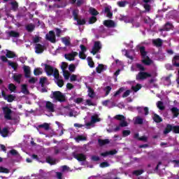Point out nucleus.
<instances>
[{"instance_id":"obj_1","label":"nucleus","mask_w":179,"mask_h":179,"mask_svg":"<svg viewBox=\"0 0 179 179\" xmlns=\"http://www.w3.org/2000/svg\"><path fill=\"white\" fill-rule=\"evenodd\" d=\"M50 97L56 102L59 101V103H65L66 101V96H65V94H64L60 91L52 92Z\"/></svg>"},{"instance_id":"obj_2","label":"nucleus","mask_w":179,"mask_h":179,"mask_svg":"<svg viewBox=\"0 0 179 179\" xmlns=\"http://www.w3.org/2000/svg\"><path fill=\"white\" fill-rule=\"evenodd\" d=\"M53 76L55 78V83L59 87H62L64 86V80L59 78V71L58 69H55V73H53Z\"/></svg>"},{"instance_id":"obj_3","label":"nucleus","mask_w":179,"mask_h":179,"mask_svg":"<svg viewBox=\"0 0 179 179\" xmlns=\"http://www.w3.org/2000/svg\"><path fill=\"white\" fill-rule=\"evenodd\" d=\"M148 78H152V74L144 71H140L136 76V80H145Z\"/></svg>"},{"instance_id":"obj_4","label":"nucleus","mask_w":179,"mask_h":179,"mask_svg":"<svg viewBox=\"0 0 179 179\" xmlns=\"http://www.w3.org/2000/svg\"><path fill=\"white\" fill-rule=\"evenodd\" d=\"M2 110L4 114V118L10 121L12 120L13 111L9 108V107L8 106L3 107Z\"/></svg>"},{"instance_id":"obj_5","label":"nucleus","mask_w":179,"mask_h":179,"mask_svg":"<svg viewBox=\"0 0 179 179\" xmlns=\"http://www.w3.org/2000/svg\"><path fill=\"white\" fill-rule=\"evenodd\" d=\"M101 49V43L99 41H96L94 43V46L92 48V50L91 51V54L93 55H96L99 51Z\"/></svg>"},{"instance_id":"obj_6","label":"nucleus","mask_w":179,"mask_h":179,"mask_svg":"<svg viewBox=\"0 0 179 179\" xmlns=\"http://www.w3.org/2000/svg\"><path fill=\"white\" fill-rule=\"evenodd\" d=\"M73 157L78 160V162H86V156L83 153H78L77 152H73Z\"/></svg>"},{"instance_id":"obj_7","label":"nucleus","mask_w":179,"mask_h":179,"mask_svg":"<svg viewBox=\"0 0 179 179\" xmlns=\"http://www.w3.org/2000/svg\"><path fill=\"white\" fill-rule=\"evenodd\" d=\"M45 37L46 40L50 41V43L53 44L57 43V38L55 37V32H54V31H50L49 33L45 35Z\"/></svg>"},{"instance_id":"obj_8","label":"nucleus","mask_w":179,"mask_h":179,"mask_svg":"<svg viewBox=\"0 0 179 179\" xmlns=\"http://www.w3.org/2000/svg\"><path fill=\"white\" fill-rule=\"evenodd\" d=\"M45 108L48 111V113H55V106L54 103L50 101H45Z\"/></svg>"},{"instance_id":"obj_9","label":"nucleus","mask_w":179,"mask_h":179,"mask_svg":"<svg viewBox=\"0 0 179 179\" xmlns=\"http://www.w3.org/2000/svg\"><path fill=\"white\" fill-rule=\"evenodd\" d=\"M44 66H45V72L46 73L48 76H52V75L55 73V69H54V67L47 64H45Z\"/></svg>"},{"instance_id":"obj_10","label":"nucleus","mask_w":179,"mask_h":179,"mask_svg":"<svg viewBox=\"0 0 179 179\" xmlns=\"http://www.w3.org/2000/svg\"><path fill=\"white\" fill-rule=\"evenodd\" d=\"M96 122H100V118H99V116L97 115H92L91 117V121L89 122H87L85 124L86 127H92L93 124H96Z\"/></svg>"},{"instance_id":"obj_11","label":"nucleus","mask_w":179,"mask_h":179,"mask_svg":"<svg viewBox=\"0 0 179 179\" xmlns=\"http://www.w3.org/2000/svg\"><path fill=\"white\" fill-rule=\"evenodd\" d=\"M44 50H45V46L40 44V43H36L35 46V52L36 54H41L44 52Z\"/></svg>"},{"instance_id":"obj_12","label":"nucleus","mask_w":179,"mask_h":179,"mask_svg":"<svg viewBox=\"0 0 179 179\" xmlns=\"http://www.w3.org/2000/svg\"><path fill=\"white\" fill-rule=\"evenodd\" d=\"M118 153V151L117 150H112L110 151H106L105 152H101L100 155L102 156V157H107V156H113L114 155H117Z\"/></svg>"},{"instance_id":"obj_13","label":"nucleus","mask_w":179,"mask_h":179,"mask_svg":"<svg viewBox=\"0 0 179 179\" xmlns=\"http://www.w3.org/2000/svg\"><path fill=\"white\" fill-rule=\"evenodd\" d=\"M171 29H173V24L168 22L164 25L163 28L159 29V31H170Z\"/></svg>"},{"instance_id":"obj_14","label":"nucleus","mask_w":179,"mask_h":179,"mask_svg":"<svg viewBox=\"0 0 179 179\" xmlns=\"http://www.w3.org/2000/svg\"><path fill=\"white\" fill-rule=\"evenodd\" d=\"M103 25L110 29L115 27V22L113 20H106L103 21Z\"/></svg>"},{"instance_id":"obj_15","label":"nucleus","mask_w":179,"mask_h":179,"mask_svg":"<svg viewBox=\"0 0 179 179\" xmlns=\"http://www.w3.org/2000/svg\"><path fill=\"white\" fill-rule=\"evenodd\" d=\"M76 56H78L77 52H72L68 55H64L66 59H68V61H75V57Z\"/></svg>"},{"instance_id":"obj_16","label":"nucleus","mask_w":179,"mask_h":179,"mask_svg":"<svg viewBox=\"0 0 179 179\" xmlns=\"http://www.w3.org/2000/svg\"><path fill=\"white\" fill-rule=\"evenodd\" d=\"M152 44L155 47H162V45H163V40H162L161 38L154 39L152 40Z\"/></svg>"},{"instance_id":"obj_17","label":"nucleus","mask_w":179,"mask_h":179,"mask_svg":"<svg viewBox=\"0 0 179 179\" xmlns=\"http://www.w3.org/2000/svg\"><path fill=\"white\" fill-rule=\"evenodd\" d=\"M140 53L143 59L147 58L148 52H146V48H145V46L140 47Z\"/></svg>"},{"instance_id":"obj_18","label":"nucleus","mask_w":179,"mask_h":179,"mask_svg":"<svg viewBox=\"0 0 179 179\" xmlns=\"http://www.w3.org/2000/svg\"><path fill=\"white\" fill-rule=\"evenodd\" d=\"M98 143L99 146H104V145H108V143H110V140L108 138L103 139V140L101 138H99Z\"/></svg>"},{"instance_id":"obj_19","label":"nucleus","mask_w":179,"mask_h":179,"mask_svg":"<svg viewBox=\"0 0 179 179\" xmlns=\"http://www.w3.org/2000/svg\"><path fill=\"white\" fill-rule=\"evenodd\" d=\"M41 128H43V129H45V131H49L50 130V124L48 123H43L42 124H39L38 125V127H36V129H40Z\"/></svg>"},{"instance_id":"obj_20","label":"nucleus","mask_w":179,"mask_h":179,"mask_svg":"<svg viewBox=\"0 0 179 179\" xmlns=\"http://www.w3.org/2000/svg\"><path fill=\"white\" fill-rule=\"evenodd\" d=\"M152 119H153V121H155V122H157V124H159L163 122V119L156 113L153 115Z\"/></svg>"},{"instance_id":"obj_21","label":"nucleus","mask_w":179,"mask_h":179,"mask_svg":"<svg viewBox=\"0 0 179 179\" xmlns=\"http://www.w3.org/2000/svg\"><path fill=\"white\" fill-rule=\"evenodd\" d=\"M171 111L173 115V118H177V117H178L179 115V109L177 107H173L171 109Z\"/></svg>"},{"instance_id":"obj_22","label":"nucleus","mask_w":179,"mask_h":179,"mask_svg":"<svg viewBox=\"0 0 179 179\" xmlns=\"http://www.w3.org/2000/svg\"><path fill=\"white\" fill-rule=\"evenodd\" d=\"M142 62L145 65L149 66V65H152V64H153V60H152L150 59V57H149V56H147V57H145V59L142 60Z\"/></svg>"},{"instance_id":"obj_23","label":"nucleus","mask_w":179,"mask_h":179,"mask_svg":"<svg viewBox=\"0 0 179 179\" xmlns=\"http://www.w3.org/2000/svg\"><path fill=\"white\" fill-rule=\"evenodd\" d=\"M0 135H1L3 138H6L8 135H9V130L8 128L4 127L2 130H1Z\"/></svg>"},{"instance_id":"obj_24","label":"nucleus","mask_w":179,"mask_h":179,"mask_svg":"<svg viewBox=\"0 0 179 179\" xmlns=\"http://www.w3.org/2000/svg\"><path fill=\"white\" fill-rule=\"evenodd\" d=\"M173 125L168 124H166V127L165 128V129L164 130V135H167V134H170V132H171V131H173Z\"/></svg>"},{"instance_id":"obj_25","label":"nucleus","mask_w":179,"mask_h":179,"mask_svg":"<svg viewBox=\"0 0 179 179\" xmlns=\"http://www.w3.org/2000/svg\"><path fill=\"white\" fill-rule=\"evenodd\" d=\"M104 13H106L107 17H108L109 19H113V13L111 12L110 8L105 7Z\"/></svg>"},{"instance_id":"obj_26","label":"nucleus","mask_w":179,"mask_h":179,"mask_svg":"<svg viewBox=\"0 0 179 179\" xmlns=\"http://www.w3.org/2000/svg\"><path fill=\"white\" fill-rule=\"evenodd\" d=\"M23 69H24L25 78H30V67H29V66H24Z\"/></svg>"},{"instance_id":"obj_27","label":"nucleus","mask_w":179,"mask_h":179,"mask_svg":"<svg viewBox=\"0 0 179 179\" xmlns=\"http://www.w3.org/2000/svg\"><path fill=\"white\" fill-rule=\"evenodd\" d=\"M34 29H36V26L33 24H29L26 26V30L29 33H31L32 31H34Z\"/></svg>"},{"instance_id":"obj_28","label":"nucleus","mask_w":179,"mask_h":179,"mask_svg":"<svg viewBox=\"0 0 179 179\" xmlns=\"http://www.w3.org/2000/svg\"><path fill=\"white\" fill-rule=\"evenodd\" d=\"M48 82L47 77H42L40 78L39 83L41 84V87H44L45 86V83Z\"/></svg>"},{"instance_id":"obj_29","label":"nucleus","mask_w":179,"mask_h":179,"mask_svg":"<svg viewBox=\"0 0 179 179\" xmlns=\"http://www.w3.org/2000/svg\"><path fill=\"white\" fill-rule=\"evenodd\" d=\"M72 15L74 20H78V19H79V10L78 9L73 10Z\"/></svg>"},{"instance_id":"obj_30","label":"nucleus","mask_w":179,"mask_h":179,"mask_svg":"<svg viewBox=\"0 0 179 179\" xmlns=\"http://www.w3.org/2000/svg\"><path fill=\"white\" fill-rule=\"evenodd\" d=\"M62 41L66 46L71 45V40L69 38L63 37L62 38Z\"/></svg>"},{"instance_id":"obj_31","label":"nucleus","mask_w":179,"mask_h":179,"mask_svg":"<svg viewBox=\"0 0 179 179\" xmlns=\"http://www.w3.org/2000/svg\"><path fill=\"white\" fill-rule=\"evenodd\" d=\"M34 75L35 76H38V75H43V69L41 68H36L34 70Z\"/></svg>"},{"instance_id":"obj_32","label":"nucleus","mask_w":179,"mask_h":179,"mask_svg":"<svg viewBox=\"0 0 179 179\" xmlns=\"http://www.w3.org/2000/svg\"><path fill=\"white\" fill-rule=\"evenodd\" d=\"M8 34H9L10 37H15L16 38H17V37L20 36V34H19V32H16L15 31H10Z\"/></svg>"},{"instance_id":"obj_33","label":"nucleus","mask_w":179,"mask_h":179,"mask_svg":"<svg viewBox=\"0 0 179 179\" xmlns=\"http://www.w3.org/2000/svg\"><path fill=\"white\" fill-rule=\"evenodd\" d=\"M87 61L88 62L90 68H94V62H93V59L92 58V57H88L87 58Z\"/></svg>"},{"instance_id":"obj_34","label":"nucleus","mask_w":179,"mask_h":179,"mask_svg":"<svg viewBox=\"0 0 179 179\" xmlns=\"http://www.w3.org/2000/svg\"><path fill=\"white\" fill-rule=\"evenodd\" d=\"M13 79L15 80V82H17V83H20V80L22 79V74H15L13 76Z\"/></svg>"},{"instance_id":"obj_35","label":"nucleus","mask_w":179,"mask_h":179,"mask_svg":"<svg viewBox=\"0 0 179 179\" xmlns=\"http://www.w3.org/2000/svg\"><path fill=\"white\" fill-rule=\"evenodd\" d=\"M128 1H117V5H118V6L120 8H125V6H127V5H128Z\"/></svg>"},{"instance_id":"obj_36","label":"nucleus","mask_w":179,"mask_h":179,"mask_svg":"<svg viewBox=\"0 0 179 179\" xmlns=\"http://www.w3.org/2000/svg\"><path fill=\"white\" fill-rule=\"evenodd\" d=\"M163 101H159L157 103V108H159V110H161V111H163L164 110V109L166 108L164 107V105H163Z\"/></svg>"},{"instance_id":"obj_37","label":"nucleus","mask_w":179,"mask_h":179,"mask_svg":"<svg viewBox=\"0 0 179 179\" xmlns=\"http://www.w3.org/2000/svg\"><path fill=\"white\" fill-rule=\"evenodd\" d=\"M46 163L51 164V166H54V164H55V159H52L51 157H48L46 158Z\"/></svg>"},{"instance_id":"obj_38","label":"nucleus","mask_w":179,"mask_h":179,"mask_svg":"<svg viewBox=\"0 0 179 179\" xmlns=\"http://www.w3.org/2000/svg\"><path fill=\"white\" fill-rule=\"evenodd\" d=\"M6 57H7V58H15V57H16V54L10 50H8L6 54Z\"/></svg>"},{"instance_id":"obj_39","label":"nucleus","mask_w":179,"mask_h":179,"mask_svg":"<svg viewBox=\"0 0 179 179\" xmlns=\"http://www.w3.org/2000/svg\"><path fill=\"white\" fill-rule=\"evenodd\" d=\"M135 122L138 125H142L143 124V118L141 117V116L136 117Z\"/></svg>"},{"instance_id":"obj_40","label":"nucleus","mask_w":179,"mask_h":179,"mask_svg":"<svg viewBox=\"0 0 179 179\" xmlns=\"http://www.w3.org/2000/svg\"><path fill=\"white\" fill-rule=\"evenodd\" d=\"M22 93L24 94H29V90L27 89V85L26 84L22 85Z\"/></svg>"},{"instance_id":"obj_41","label":"nucleus","mask_w":179,"mask_h":179,"mask_svg":"<svg viewBox=\"0 0 179 179\" xmlns=\"http://www.w3.org/2000/svg\"><path fill=\"white\" fill-rule=\"evenodd\" d=\"M142 89V85L141 84H137L136 86H132L131 90L136 93V92H138V90H141Z\"/></svg>"},{"instance_id":"obj_42","label":"nucleus","mask_w":179,"mask_h":179,"mask_svg":"<svg viewBox=\"0 0 179 179\" xmlns=\"http://www.w3.org/2000/svg\"><path fill=\"white\" fill-rule=\"evenodd\" d=\"M90 13L92 15V16H97V15H99V12L94 8H90Z\"/></svg>"},{"instance_id":"obj_43","label":"nucleus","mask_w":179,"mask_h":179,"mask_svg":"<svg viewBox=\"0 0 179 179\" xmlns=\"http://www.w3.org/2000/svg\"><path fill=\"white\" fill-rule=\"evenodd\" d=\"M97 73H101L104 71V65L103 64H99L96 69Z\"/></svg>"},{"instance_id":"obj_44","label":"nucleus","mask_w":179,"mask_h":179,"mask_svg":"<svg viewBox=\"0 0 179 179\" xmlns=\"http://www.w3.org/2000/svg\"><path fill=\"white\" fill-rule=\"evenodd\" d=\"M113 88L111 87V86L105 87L104 88L105 96H108V94H110V92H111Z\"/></svg>"},{"instance_id":"obj_45","label":"nucleus","mask_w":179,"mask_h":179,"mask_svg":"<svg viewBox=\"0 0 179 179\" xmlns=\"http://www.w3.org/2000/svg\"><path fill=\"white\" fill-rule=\"evenodd\" d=\"M8 65L10 66H11V68H13V69H14V71H17V64L13 62H8Z\"/></svg>"},{"instance_id":"obj_46","label":"nucleus","mask_w":179,"mask_h":179,"mask_svg":"<svg viewBox=\"0 0 179 179\" xmlns=\"http://www.w3.org/2000/svg\"><path fill=\"white\" fill-rule=\"evenodd\" d=\"M88 96L89 97H91V99L94 97V90H93L90 87H88Z\"/></svg>"},{"instance_id":"obj_47","label":"nucleus","mask_w":179,"mask_h":179,"mask_svg":"<svg viewBox=\"0 0 179 179\" xmlns=\"http://www.w3.org/2000/svg\"><path fill=\"white\" fill-rule=\"evenodd\" d=\"M76 21H77V24L78 26H83V24H86V20L85 19L80 20L78 18Z\"/></svg>"},{"instance_id":"obj_48","label":"nucleus","mask_w":179,"mask_h":179,"mask_svg":"<svg viewBox=\"0 0 179 179\" xmlns=\"http://www.w3.org/2000/svg\"><path fill=\"white\" fill-rule=\"evenodd\" d=\"M5 100H7L8 103H12V101L15 100V96L13 94H8Z\"/></svg>"},{"instance_id":"obj_49","label":"nucleus","mask_w":179,"mask_h":179,"mask_svg":"<svg viewBox=\"0 0 179 179\" xmlns=\"http://www.w3.org/2000/svg\"><path fill=\"white\" fill-rule=\"evenodd\" d=\"M11 6L13 10H17V8H19V4L16 1H12Z\"/></svg>"},{"instance_id":"obj_50","label":"nucleus","mask_w":179,"mask_h":179,"mask_svg":"<svg viewBox=\"0 0 179 179\" xmlns=\"http://www.w3.org/2000/svg\"><path fill=\"white\" fill-rule=\"evenodd\" d=\"M125 90V89H124V87H120L117 91L115 92V93L114 94V97H117L119 94H121V93H122V92H124Z\"/></svg>"},{"instance_id":"obj_51","label":"nucleus","mask_w":179,"mask_h":179,"mask_svg":"<svg viewBox=\"0 0 179 179\" xmlns=\"http://www.w3.org/2000/svg\"><path fill=\"white\" fill-rule=\"evenodd\" d=\"M8 90H10V92H15L16 90V85L10 83L8 85Z\"/></svg>"},{"instance_id":"obj_52","label":"nucleus","mask_w":179,"mask_h":179,"mask_svg":"<svg viewBox=\"0 0 179 179\" xmlns=\"http://www.w3.org/2000/svg\"><path fill=\"white\" fill-rule=\"evenodd\" d=\"M97 22V17L96 16H92L89 20L90 24H93V23H96Z\"/></svg>"},{"instance_id":"obj_53","label":"nucleus","mask_w":179,"mask_h":179,"mask_svg":"<svg viewBox=\"0 0 179 179\" xmlns=\"http://www.w3.org/2000/svg\"><path fill=\"white\" fill-rule=\"evenodd\" d=\"M0 173H4L5 174H9V169L0 166Z\"/></svg>"},{"instance_id":"obj_54","label":"nucleus","mask_w":179,"mask_h":179,"mask_svg":"<svg viewBox=\"0 0 179 179\" xmlns=\"http://www.w3.org/2000/svg\"><path fill=\"white\" fill-rule=\"evenodd\" d=\"M136 68H138V69H139L141 71V72H145V69L143 66V65H142L141 64H137L136 65Z\"/></svg>"},{"instance_id":"obj_55","label":"nucleus","mask_w":179,"mask_h":179,"mask_svg":"<svg viewBox=\"0 0 179 179\" xmlns=\"http://www.w3.org/2000/svg\"><path fill=\"white\" fill-rule=\"evenodd\" d=\"M115 119L117 120V121H123L124 120H125V116L122 115H117L115 116Z\"/></svg>"},{"instance_id":"obj_56","label":"nucleus","mask_w":179,"mask_h":179,"mask_svg":"<svg viewBox=\"0 0 179 179\" xmlns=\"http://www.w3.org/2000/svg\"><path fill=\"white\" fill-rule=\"evenodd\" d=\"M66 68H68V63L63 62L61 66V69H62V71L65 72L66 70Z\"/></svg>"},{"instance_id":"obj_57","label":"nucleus","mask_w":179,"mask_h":179,"mask_svg":"<svg viewBox=\"0 0 179 179\" xmlns=\"http://www.w3.org/2000/svg\"><path fill=\"white\" fill-rule=\"evenodd\" d=\"M99 166L101 169H106V167H110V164L107 162L101 163Z\"/></svg>"},{"instance_id":"obj_58","label":"nucleus","mask_w":179,"mask_h":179,"mask_svg":"<svg viewBox=\"0 0 179 179\" xmlns=\"http://www.w3.org/2000/svg\"><path fill=\"white\" fill-rule=\"evenodd\" d=\"M9 153L11 156H17L19 155V152L17 150L13 149L9 151Z\"/></svg>"},{"instance_id":"obj_59","label":"nucleus","mask_w":179,"mask_h":179,"mask_svg":"<svg viewBox=\"0 0 179 179\" xmlns=\"http://www.w3.org/2000/svg\"><path fill=\"white\" fill-rule=\"evenodd\" d=\"M172 131L173 134H179V126L178 125L173 126Z\"/></svg>"},{"instance_id":"obj_60","label":"nucleus","mask_w":179,"mask_h":179,"mask_svg":"<svg viewBox=\"0 0 179 179\" xmlns=\"http://www.w3.org/2000/svg\"><path fill=\"white\" fill-rule=\"evenodd\" d=\"M75 69H76V66H75V64H71L69 66V70L70 72H75Z\"/></svg>"},{"instance_id":"obj_61","label":"nucleus","mask_w":179,"mask_h":179,"mask_svg":"<svg viewBox=\"0 0 179 179\" xmlns=\"http://www.w3.org/2000/svg\"><path fill=\"white\" fill-rule=\"evenodd\" d=\"M135 176H141V174H143V170H136L133 172Z\"/></svg>"},{"instance_id":"obj_62","label":"nucleus","mask_w":179,"mask_h":179,"mask_svg":"<svg viewBox=\"0 0 179 179\" xmlns=\"http://www.w3.org/2000/svg\"><path fill=\"white\" fill-rule=\"evenodd\" d=\"M41 38L38 36H35V37L33 38V42L35 43V44H37V43H40V39Z\"/></svg>"},{"instance_id":"obj_63","label":"nucleus","mask_w":179,"mask_h":179,"mask_svg":"<svg viewBox=\"0 0 179 179\" xmlns=\"http://www.w3.org/2000/svg\"><path fill=\"white\" fill-rule=\"evenodd\" d=\"M122 135L124 137L128 136L131 135V131L130 130H124L122 131Z\"/></svg>"},{"instance_id":"obj_64","label":"nucleus","mask_w":179,"mask_h":179,"mask_svg":"<svg viewBox=\"0 0 179 179\" xmlns=\"http://www.w3.org/2000/svg\"><path fill=\"white\" fill-rule=\"evenodd\" d=\"M79 58H80V59H85L86 58V54H85V52H79Z\"/></svg>"}]
</instances>
